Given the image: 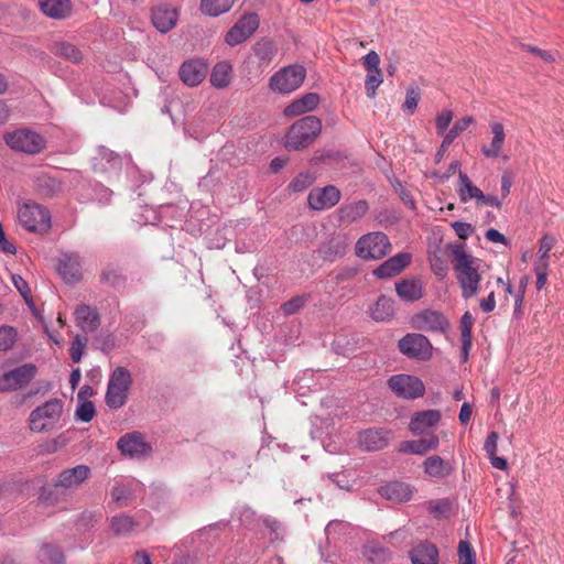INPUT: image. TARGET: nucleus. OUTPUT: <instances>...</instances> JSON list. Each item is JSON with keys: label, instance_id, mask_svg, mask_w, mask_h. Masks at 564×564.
I'll return each mask as SVG.
<instances>
[{"label": "nucleus", "instance_id": "nucleus-1", "mask_svg": "<svg viewBox=\"0 0 564 564\" xmlns=\"http://www.w3.org/2000/svg\"><path fill=\"white\" fill-rule=\"evenodd\" d=\"M455 263L454 271L462 289L464 299H470L478 293L481 275L478 272L479 260L466 252L464 248L453 251Z\"/></svg>", "mask_w": 564, "mask_h": 564}, {"label": "nucleus", "instance_id": "nucleus-2", "mask_svg": "<svg viewBox=\"0 0 564 564\" xmlns=\"http://www.w3.org/2000/svg\"><path fill=\"white\" fill-rule=\"evenodd\" d=\"M322 131V122L315 116H306L294 122L285 137L284 145L289 151L307 148Z\"/></svg>", "mask_w": 564, "mask_h": 564}, {"label": "nucleus", "instance_id": "nucleus-3", "mask_svg": "<svg viewBox=\"0 0 564 564\" xmlns=\"http://www.w3.org/2000/svg\"><path fill=\"white\" fill-rule=\"evenodd\" d=\"M391 251L388 236L381 231L362 235L355 245V253L362 260H379Z\"/></svg>", "mask_w": 564, "mask_h": 564}, {"label": "nucleus", "instance_id": "nucleus-4", "mask_svg": "<svg viewBox=\"0 0 564 564\" xmlns=\"http://www.w3.org/2000/svg\"><path fill=\"white\" fill-rule=\"evenodd\" d=\"M306 77V69L299 64L280 68L269 79V88L276 94H291L302 86Z\"/></svg>", "mask_w": 564, "mask_h": 564}, {"label": "nucleus", "instance_id": "nucleus-5", "mask_svg": "<svg viewBox=\"0 0 564 564\" xmlns=\"http://www.w3.org/2000/svg\"><path fill=\"white\" fill-rule=\"evenodd\" d=\"M3 140L11 150L26 154H37L42 152L46 145L43 135L28 128L7 132Z\"/></svg>", "mask_w": 564, "mask_h": 564}, {"label": "nucleus", "instance_id": "nucleus-6", "mask_svg": "<svg viewBox=\"0 0 564 564\" xmlns=\"http://www.w3.org/2000/svg\"><path fill=\"white\" fill-rule=\"evenodd\" d=\"M18 220L22 227L33 232H46L51 228L50 212L43 206L28 202L18 208Z\"/></svg>", "mask_w": 564, "mask_h": 564}, {"label": "nucleus", "instance_id": "nucleus-7", "mask_svg": "<svg viewBox=\"0 0 564 564\" xmlns=\"http://www.w3.org/2000/svg\"><path fill=\"white\" fill-rule=\"evenodd\" d=\"M63 413V404L57 399H52L34 409L29 417L30 429L41 433L54 429Z\"/></svg>", "mask_w": 564, "mask_h": 564}, {"label": "nucleus", "instance_id": "nucleus-8", "mask_svg": "<svg viewBox=\"0 0 564 564\" xmlns=\"http://www.w3.org/2000/svg\"><path fill=\"white\" fill-rule=\"evenodd\" d=\"M132 383L131 373L123 367L116 368L110 375L106 403L111 409H119L124 405L130 386Z\"/></svg>", "mask_w": 564, "mask_h": 564}, {"label": "nucleus", "instance_id": "nucleus-9", "mask_svg": "<svg viewBox=\"0 0 564 564\" xmlns=\"http://www.w3.org/2000/svg\"><path fill=\"white\" fill-rule=\"evenodd\" d=\"M400 351L411 359L426 361L432 358L433 346L427 337L422 334H408L399 340Z\"/></svg>", "mask_w": 564, "mask_h": 564}, {"label": "nucleus", "instance_id": "nucleus-10", "mask_svg": "<svg viewBox=\"0 0 564 564\" xmlns=\"http://www.w3.org/2000/svg\"><path fill=\"white\" fill-rule=\"evenodd\" d=\"M390 389L404 399H416L424 394L425 387L417 377L410 375H397L389 379Z\"/></svg>", "mask_w": 564, "mask_h": 564}, {"label": "nucleus", "instance_id": "nucleus-11", "mask_svg": "<svg viewBox=\"0 0 564 564\" xmlns=\"http://www.w3.org/2000/svg\"><path fill=\"white\" fill-rule=\"evenodd\" d=\"M340 197V191L334 185L315 187L307 195V205L313 210L323 212L336 206Z\"/></svg>", "mask_w": 564, "mask_h": 564}, {"label": "nucleus", "instance_id": "nucleus-12", "mask_svg": "<svg viewBox=\"0 0 564 564\" xmlns=\"http://www.w3.org/2000/svg\"><path fill=\"white\" fill-rule=\"evenodd\" d=\"M36 367L32 364H24L10 371H7L0 378V390L14 391L26 386L35 376Z\"/></svg>", "mask_w": 564, "mask_h": 564}, {"label": "nucleus", "instance_id": "nucleus-13", "mask_svg": "<svg viewBox=\"0 0 564 564\" xmlns=\"http://www.w3.org/2000/svg\"><path fill=\"white\" fill-rule=\"evenodd\" d=\"M259 26V18L256 13H247L241 17L227 32L225 41L235 46L250 37Z\"/></svg>", "mask_w": 564, "mask_h": 564}, {"label": "nucleus", "instance_id": "nucleus-14", "mask_svg": "<svg viewBox=\"0 0 564 564\" xmlns=\"http://www.w3.org/2000/svg\"><path fill=\"white\" fill-rule=\"evenodd\" d=\"M117 446L123 456L137 459L148 456L152 449L139 432H131L121 436Z\"/></svg>", "mask_w": 564, "mask_h": 564}, {"label": "nucleus", "instance_id": "nucleus-15", "mask_svg": "<svg viewBox=\"0 0 564 564\" xmlns=\"http://www.w3.org/2000/svg\"><path fill=\"white\" fill-rule=\"evenodd\" d=\"M87 465H77L62 470L54 480V487L61 490H75L90 476Z\"/></svg>", "mask_w": 564, "mask_h": 564}, {"label": "nucleus", "instance_id": "nucleus-16", "mask_svg": "<svg viewBox=\"0 0 564 564\" xmlns=\"http://www.w3.org/2000/svg\"><path fill=\"white\" fill-rule=\"evenodd\" d=\"M412 325L415 329L425 332H445L449 324L447 318L440 312L425 310L412 317Z\"/></svg>", "mask_w": 564, "mask_h": 564}, {"label": "nucleus", "instance_id": "nucleus-17", "mask_svg": "<svg viewBox=\"0 0 564 564\" xmlns=\"http://www.w3.org/2000/svg\"><path fill=\"white\" fill-rule=\"evenodd\" d=\"M208 65L204 59L192 58L185 61L180 67L181 80L191 87L199 85L206 77Z\"/></svg>", "mask_w": 564, "mask_h": 564}, {"label": "nucleus", "instance_id": "nucleus-18", "mask_svg": "<svg viewBox=\"0 0 564 564\" xmlns=\"http://www.w3.org/2000/svg\"><path fill=\"white\" fill-rule=\"evenodd\" d=\"M441 421V412L438 410H424L413 414L411 422L409 424L410 431L414 435H423L431 433L433 429H435Z\"/></svg>", "mask_w": 564, "mask_h": 564}, {"label": "nucleus", "instance_id": "nucleus-19", "mask_svg": "<svg viewBox=\"0 0 564 564\" xmlns=\"http://www.w3.org/2000/svg\"><path fill=\"white\" fill-rule=\"evenodd\" d=\"M93 169L98 173L117 174L121 169V160L112 151L100 147L93 156Z\"/></svg>", "mask_w": 564, "mask_h": 564}, {"label": "nucleus", "instance_id": "nucleus-20", "mask_svg": "<svg viewBox=\"0 0 564 564\" xmlns=\"http://www.w3.org/2000/svg\"><path fill=\"white\" fill-rule=\"evenodd\" d=\"M489 128L492 138L488 144L481 147L480 151L487 159H498L501 156L506 143L505 126L500 121H491Z\"/></svg>", "mask_w": 564, "mask_h": 564}, {"label": "nucleus", "instance_id": "nucleus-21", "mask_svg": "<svg viewBox=\"0 0 564 564\" xmlns=\"http://www.w3.org/2000/svg\"><path fill=\"white\" fill-rule=\"evenodd\" d=\"M152 23L161 33H167L177 23L178 11L176 8L166 4H159L152 10Z\"/></svg>", "mask_w": 564, "mask_h": 564}, {"label": "nucleus", "instance_id": "nucleus-22", "mask_svg": "<svg viewBox=\"0 0 564 564\" xmlns=\"http://www.w3.org/2000/svg\"><path fill=\"white\" fill-rule=\"evenodd\" d=\"M411 261L410 253H398L377 269L373 270V275L379 279H388L399 274Z\"/></svg>", "mask_w": 564, "mask_h": 564}, {"label": "nucleus", "instance_id": "nucleus-23", "mask_svg": "<svg viewBox=\"0 0 564 564\" xmlns=\"http://www.w3.org/2000/svg\"><path fill=\"white\" fill-rule=\"evenodd\" d=\"M348 247L349 241L346 235H337L324 242L319 247L318 253L323 259L327 261H334L345 256Z\"/></svg>", "mask_w": 564, "mask_h": 564}, {"label": "nucleus", "instance_id": "nucleus-24", "mask_svg": "<svg viewBox=\"0 0 564 564\" xmlns=\"http://www.w3.org/2000/svg\"><path fill=\"white\" fill-rule=\"evenodd\" d=\"M39 8L47 18L64 20L72 14L73 3L70 0H39Z\"/></svg>", "mask_w": 564, "mask_h": 564}, {"label": "nucleus", "instance_id": "nucleus-25", "mask_svg": "<svg viewBox=\"0 0 564 564\" xmlns=\"http://www.w3.org/2000/svg\"><path fill=\"white\" fill-rule=\"evenodd\" d=\"M474 122V118L471 116H466L459 120H457L454 126L445 133H443V140L440 145L438 151L435 154V161L436 163H440L448 147L454 142V140L464 132L471 123Z\"/></svg>", "mask_w": 564, "mask_h": 564}, {"label": "nucleus", "instance_id": "nucleus-26", "mask_svg": "<svg viewBox=\"0 0 564 564\" xmlns=\"http://www.w3.org/2000/svg\"><path fill=\"white\" fill-rule=\"evenodd\" d=\"M457 194L464 204L474 200L479 206L480 199L484 198V192L471 182L465 172H459Z\"/></svg>", "mask_w": 564, "mask_h": 564}, {"label": "nucleus", "instance_id": "nucleus-27", "mask_svg": "<svg viewBox=\"0 0 564 564\" xmlns=\"http://www.w3.org/2000/svg\"><path fill=\"white\" fill-rule=\"evenodd\" d=\"M319 101L321 98L316 93H307L289 104L284 109V115L286 117H295L313 111Z\"/></svg>", "mask_w": 564, "mask_h": 564}, {"label": "nucleus", "instance_id": "nucleus-28", "mask_svg": "<svg viewBox=\"0 0 564 564\" xmlns=\"http://www.w3.org/2000/svg\"><path fill=\"white\" fill-rule=\"evenodd\" d=\"M369 210L366 200H356L343 204L338 208V219L344 224H352L360 220Z\"/></svg>", "mask_w": 564, "mask_h": 564}, {"label": "nucleus", "instance_id": "nucleus-29", "mask_svg": "<svg viewBox=\"0 0 564 564\" xmlns=\"http://www.w3.org/2000/svg\"><path fill=\"white\" fill-rule=\"evenodd\" d=\"M379 492L389 500L405 502L412 498L414 489L405 482L393 481L380 487Z\"/></svg>", "mask_w": 564, "mask_h": 564}, {"label": "nucleus", "instance_id": "nucleus-30", "mask_svg": "<svg viewBox=\"0 0 564 564\" xmlns=\"http://www.w3.org/2000/svg\"><path fill=\"white\" fill-rule=\"evenodd\" d=\"M440 445V440L435 434H430L425 438L415 441H404L400 444L399 449L403 453L424 455L425 453L436 449Z\"/></svg>", "mask_w": 564, "mask_h": 564}, {"label": "nucleus", "instance_id": "nucleus-31", "mask_svg": "<svg viewBox=\"0 0 564 564\" xmlns=\"http://www.w3.org/2000/svg\"><path fill=\"white\" fill-rule=\"evenodd\" d=\"M74 315L76 325L85 333L96 330L100 324L97 311L88 305H79Z\"/></svg>", "mask_w": 564, "mask_h": 564}, {"label": "nucleus", "instance_id": "nucleus-32", "mask_svg": "<svg viewBox=\"0 0 564 564\" xmlns=\"http://www.w3.org/2000/svg\"><path fill=\"white\" fill-rule=\"evenodd\" d=\"M51 52L55 56L64 58L65 61L73 64H79L84 58V54L79 47L76 44L65 40L53 42Z\"/></svg>", "mask_w": 564, "mask_h": 564}, {"label": "nucleus", "instance_id": "nucleus-33", "mask_svg": "<svg viewBox=\"0 0 564 564\" xmlns=\"http://www.w3.org/2000/svg\"><path fill=\"white\" fill-rule=\"evenodd\" d=\"M425 475L430 478L443 479L453 471L452 465L438 455L427 457L422 464Z\"/></svg>", "mask_w": 564, "mask_h": 564}, {"label": "nucleus", "instance_id": "nucleus-34", "mask_svg": "<svg viewBox=\"0 0 564 564\" xmlns=\"http://www.w3.org/2000/svg\"><path fill=\"white\" fill-rule=\"evenodd\" d=\"M394 312V301L387 295H380L368 310L370 317L376 322L390 321L393 317Z\"/></svg>", "mask_w": 564, "mask_h": 564}, {"label": "nucleus", "instance_id": "nucleus-35", "mask_svg": "<svg viewBox=\"0 0 564 564\" xmlns=\"http://www.w3.org/2000/svg\"><path fill=\"white\" fill-rule=\"evenodd\" d=\"M395 292L404 302H414L423 296L422 283L416 279H405L395 283Z\"/></svg>", "mask_w": 564, "mask_h": 564}, {"label": "nucleus", "instance_id": "nucleus-36", "mask_svg": "<svg viewBox=\"0 0 564 564\" xmlns=\"http://www.w3.org/2000/svg\"><path fill=\"white\" fill-rule=\"evenodd\" d=\"M389 442V433L382 430H367L360 433L359 444L367 451L383 448Z\"/></svg>", "mask_w": 564, "mask_h": 564}, {"label": "nucleus", "instance_id": "nucleus-37", "mask_svg": "<svg viewBox=\"0 0 564 564\" xmlns=\"http://www.w3.org/2000/svg\"><path fill=\"white\" fill-rule=\"evenodd\" d=\"M232 65L228 61L217 63L210 73V84L218 89L229 86L232 78Z\"/></svg>", "mask_w": 564, "mask_h": 564}, {"label": "nucleus", "instance_id": "nucleus-38", "mask_svg": "<svg viewBox=\"0 0 564 564\" xmlns=\"http://www.w3.org/2000/svg\"><path fill=\"white\" fill-rule=\"evenodd\" d=\"M438 551L435 545L421 543L411 552L412 564H437Z\"/></svg>", "mask_w": 564, "mask_h": 564}, {"label": "nucleus", "instance_id": "nucleus-39", "mask_svg": "<svg viewBox=\"0 0 564 564\" xmlns=\"http://www.w3.org/2000/svg\"><path fill=\"white\" fill-rule=\"evenodd\" d=\"M253 52L262 65H268L276 54V45L271 40L262 39L254 44Z\"/></svg>", "mask_w": 564, "mask_h": 564}, {"label": "nucleus", "instance_id": "nucleus-40", "mask_svg": "<svg viewBox=\"0 0 564 564\" xmlns=\"http://www.w3.org/2000/svg\"><path fill=\"white\" fill-rule=\"evenodd\" d=\"M236 0H202L200 11L208 17H218L228 12Z\"/></svg>", "mask_w": 564, "mask_h": 564}, {"label": "nucleus", "instance_id": "nucleus-41", "mask_svg": "<svg viewBox=\"0 0 564 564\" xmlns=\"http://www.w3.org/2000/svg\"><path fill=\"white\" fill-rule=\"evenodd\" d=\"M110 528L116 535H128L137 528V522L130 516L120 514L112 517Z\"/></svg>", "mask_w": 564, "mask_h": 564}, {"label": "nucleus", "instance_id": "nucleus-42", "mask_svg": "<svg viewBox=\"0 0 564 564\" xmlns=\"http://www.w3.org/2000/svg\"><path fill=\"white\" fill-rule=\"evenodd\" d=\"M555 245V238L551 235H543L539 241L538 258L534 264L549 265L550 252Z\"/></svg>", "mask_w": 564, "mask_h": 564}, {"label": "nucleus", "instance_id": "nucleus-43", "mask_svg": "<svg viewBox=\"0 0 564 564\" xmlns=\"http://www.w3.org/2000/svg\"><path fill=\"white\" fill-rule=\"evenodd\" d=\"M383 83V74L381 68H373L367 70L365 78L366 95L369 98H375L377 89Z\"/></svg>", "mask_w": 564, "mask_h": 564}, {"label": "nucleus", "instance_id": "nucleus-44", "mask_svg": "<svg viewBox=\"0 0 564 564\" xmlns=\"http://www.w3.org/2000/svg\"><path fill=\"white\" fill-rule=\"evenodd\" d=\"M36 182L39 191L46 196H52L62 189L59 181L45 174L39 176Z\"/></svg>", "mask_w": 564, "mask_h": 564}, {"label": "nucleus", "instance_id": "nucleus-45", "mask_svg": "<svg viewBox=\"0 0 564 564\" xmlns=\"http://www.w3.org/2000/svg\"><path fill=\"white\" fill-rule=\"evenodd\" d=\"M132 481H117L111 490L112 499L121 505L126 506L131 497Z\"/></svg>", "mask_w": 564, "mask_h": 564}, {"label": "nucleus", "instance_id": "nucleus-46", "mask_svg": "<svg viewBox=\"0 0 564 564\" xmlns=\"http://www.w3.org/2000/svg\"><path fill=\"white\" fill-rule=\"evenodd\" d=\"M87 344H88V339L86 336L84 335H76L72 343H70V347H69V354H70V358L74 362H79L83 358V355L86 350V347H87Z\"/></svg>", "mask_w": 564, "mask_h": 564}, {"label": "nucleus", "instance_id": "nucleus-47", "mask_svg": "<svg viewBox=\"0 0 564 564\" xmlns=\"http://www.w3.org/2000/svg\"><path fill=\"white\" fill-rule=\"evenodd\" d=\"M96 415V409L91 401H78L75 419L82 422H90Z\"/></svg>", "mask_w": 564, "mask_h": 564}, {"label": "nucleus", "instance_id": "nucleus-48", "mask_svg": "<svg viewBox=\"0 0 564 564\" xmlns=\"http://www.w3.org/2000/svg\"><path fill=\"white\" fill-rule=\"evenodd\" d=\"M11 281H12L14 288L19 291L21 296L24 299V301L29 305V307L33 308L34 302H33L31 289H30L28 282L19 274H12Z\"/></svg>", "mask_w": 564, "mask_h": 564}, {"label": "nucleus", "instance_id": "nucleus-49", "mask_svg": "<svg viewBox=\"0 0 564 564\" xmlns=\"http://www.w3.org/2000/svg\"><path fill=\"white\" fill-rule=\"evenodd\" d=\"M315 182L312 173L303 172L296 175L290 183L289 188L293 192H303Z\"/></svg>", "mask_w": 564, "mask_h": 564}, {"label": "nucleus", "instance_id": "nucleus-50", "mask_svg": "<svg viewBox=\"0 0 564 564\" xmlns=\"http://www.w3.org/2000/svg\"><path fill=\"white\" fill-rule=\"evenodd\" d=\"M17 340V330L11 326L0 327V351L11 349Z\"/></svg>", "mask_w": 564, "mask_h": 564}, {"label": "nucleus", "instance_id": "nucleus-51", "mask_svg": "<svg viewBox=\"0 0 564 564\" xmlns=\"http://www.w3.org/2000/svg\"><path fill=\"white\" fill-rule=\"evenodd\" d=\"M451 509L452 503L447 499L433 500L429 502V511L436 518L447 517Z\"/></svg>", "mask_w": 564, "mask_h": 564}, {"label": "nucleus", "instance_id": "nucleus-52", "mask_svg": "<svg viewBox=\"0 0 564 564\" xmlns=\"http://www.w3.org/2000/svg\"><path fill=\"white\" fill-rule=\"evenodd\" d=\"M419 101H420L419 90L414 87L408 88L406 95H405V100L403 104V110L406 111L409 115L414 113Z\"/></svg>", "mask_w": 564, "mask_h": 564}, {"label": "nucleus", "instance_id": "nucleus-53", "mask_svg": "<svg viewBox=\"0 0 564 564\" xmlns=\"http://www.w3.org/2000/svg\"><path fill=\"white\" fill-rule=\"evenodd\" d=\"M365 556L371 562H382L388 558V551L377 546L375 544H369L365 547L364 551Z\"/></svg>", "mask_w": 564, "mask_h": 564}, {"label": "nucleus", "instance_id": "nucleus-54", "mask_svg": "<svg viewBox=\"0 0 564 564\" xmlns=\"http://www.w3.org/2000/svg\"><path fill=\"white\" fill-rule=\"evenodd\" d=\"M454 113L449 109L442 110L435 118V127L438 134H443L449 127Z\"/></svg>", "mask_w": 564, "mask_h": 564}, {"label": "nucleus", "instance_id": "nucleus-55", "mask_svg": "<svg viewBox=\"0 0 564 564\" xmlns=\"http://www.w3.org/2000/svg\"><path fill=\"white\" fill-rule=\"evenodd\" d=\"M458 555L460 564H475V552L469 542H459Z\"/></svg>", "mask_w": 564, "mask_h": 564}, {"label": "nucleus", "instance_id": "nucleus-56", "mask_svg": "<svg viewBox=\"0 0 564 564\" xmlns=\"http://www.w3.org/2000/svg\"><path fill=\"white\" fill-rule=\"evenodd\" d=\"M475 318L471 315V313L466 312L460 319V330H462V340L465 341L466 345H468V338H473V325H474Z\"/></svg>", "mask_w": 564, "mask_h": 564}, {"label": "nucleus", "instance_id": "nucleus-57", "mask_svg": "<svg viewBox=\"0 0 564 564\" xmlns=\"http://www.w3.org/2000/svg\"><path fill=\"white\" fill-rule=\"evenodd\" d=\"M349 529V524L343 521H330L325 533L328 540H336V534L345 533Z\"/></svg>", "mask_w": 564, "mask_h": 564}, {"label": "nucleus", "instance_id": "nucleus-58", "mask_svg": "<svg viewBox=\"0 0 564 564\" xmlns=\"http://www.w3.org/2000/svg\"><path fill=\"white\" fill-rule=\"evenodd\" d=\"M67 261H72V257L69 256H64L61 260H59V264H58V271L59 273L63 275V278L70 282V281H75L79 278V271L77 269L75 270H70L68 271L67 270Z\"/></svg>", "mask_w": 564, "mask_h": 564}, {"label": "nucleus", "instance_id": "nucleus-59", "mask_svg": "<svg viewBox=\"0 0 564 564\" xmlns=\"http://www.w3.org/2000/svg\"><path fill=\"white\" fill-rule=\"evenodd\" d=\"M451 225H452V228L455 230V234L460 239H467L474 232V227L470 224H468V223L454 221Z\"/></svg>", "mask_w": 564, "mask_h": 564}, {"label": "nucleus", "instance_id": "nucleus-60", "mask_svg": "<svg viewBox=\"0 0 564 564\" xmlns=\"http://www.w3.org/2000/svg\"><path fill=\"white\" fill-rule=\"evenodd\" d=\"M304 303H305V297L297 296V297H294V299L290 300L289 302L284 303L282 305V310L285 314L291 315V314L296 313L300 308H302L304 306Z\"/></svg>", "mask_w": 564, "mask_h": 564}, {"label": "nucleus", "instance_id": "nucleus-61", "mask_svg": "<svg viewBox=\"0 0 564 564\" xmlns=\"http://www.w3.org/2000/svg\"><path fill=\"white\" fill-rule=\"evenodd\" d=\"M42 557L44 560H50L54 563H61L63 561V554L61 553V551L50 545H45L42 549Z\"/></svg>", "mask_w": 564, "mask_h": 564}, {"label": "nucleus", "instance_id": "nucleus-62", "mask_svg": "<svg viewBox=\"0 0 564 564\" xmlns=\"http://www.w3.org/2000/svg\"><path fill=\"white\" fill-rule=\"evenodd\" d=\"M497 447H498V434L496 432H490L487 435V438L484 444V449H485L487 456L489 457V456L496 455Z\"/></svg>", "mask_w": 564, "mask_h": 564}, {"label": "nucleus", "instance_id": "nucleus-63", "mask_svg": "<svg viewBox=\"0 0 564 564\" xmlns=\"http://www.w3.org/2000/svg\"><path fill=\"white\" fill-rule=\"evenodd\" d=\"M547 268L549 265L534 264V272L536 275V289L541 290L545 286L547 281Z\"/></svg>", "mask_w": 564, "mask_h": 564}, {"label": "nucleus", "instance_id": "nucleus-64", "mask_svg": "<svg viewBox=\"0 0 564 564\" xmlns=\"http://www.w3.org/2000/svg\"><path fill=\"white\" fill-rule=\"evenodd\" d=\"M366 70L380 68V56L376 51L368 52L362 58Z\"/></svg>", "mask_w": 564, "mask_h": 564}]
</instances>
